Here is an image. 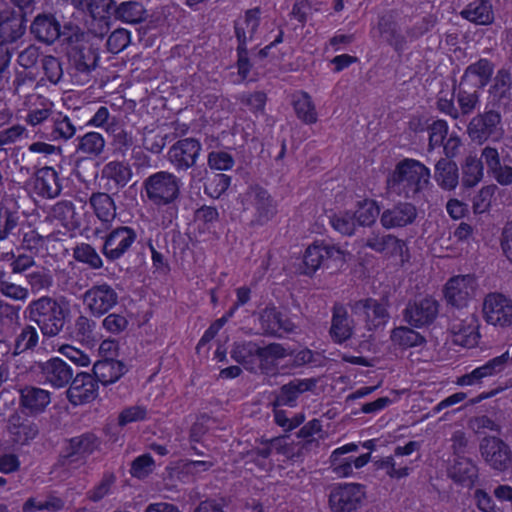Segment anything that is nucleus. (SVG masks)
<instances>
[{
    "label": "nucleus",
    "mask_w": 512,
    "mask_h": 512,
    "mask_svg": "<svg viewBox=\"0 0 512 512\" xmlns=\"http://www.w3.org/2000/svg\"><path fill=\"white\" fill-rule=\"evenodd\" d=\"M67 37L66 58L68 61L67 74L76 86L90 85L92 73L98 66L97 50L85 40L86 33L77 25L65 24Z\"/></svg>",
    "instance_id": "obj_1"
},
{
    "label": "nucleus",
    "mask_w": 512,
    "mask_h": 512,
    "mask_svg": "<svg viewBox=\"0 0 512 512\" xmlns=\"http://www.w3.org/2000/svg\"><path fill=\"white\" fill-rule=\"evenodd\" d=\"M430 170L421 162L414 159L400 161L393 173L387 179L390 190L406 198H414L427 187Z\"/></svg>",
    "instance_id": "obj_2"
},
{
    "label": "nucleus",
    "mask_w": 512,
    "mask_h": 512,
    "mask_svg": "<svg viewBox=\"0 0 512 512\" xmlns=\"http://www.w3.org/2000/svg\"><path fill=\"white\" fill-rule=\"evenodd\" d=\"M28 318L46 337L59 335L66 324L67 310L57 299L43 296L33 300L27 307Z\"/></svg>",
    "instance_id": "obj_3"
},
{
    "label": "nucleus",
    "mask_w": 512,
    "mask_h": 512,
    "mask_svg": "<svg viewBox=\"0 0 512 512\" xmlns=\"http://www.w3.org/2000/svg\"><path fill=\"white\" fill-rule=\"evenodd\" d=\"M467 133L473 142L483 144L488 140L498 141L504 135L503 121L500 109L488 107L475 115L467 126Z\"/></svg>",
    "instance_id": "obj_4"
},
{
    "label": "nucleus",
    "mask_w": 512,
    "mask_h": 512,
    "mask_svg": "<svg viewBox=\"0 0 512 512\" xmlns=\"http://www.w3.org/2000/svg\"><path fill=\"white\" fill-rule=\"evenodd\" d=\"M180 179L168 171H159L143 182L147 198L157 206L173 203L180 195Z\"/></svg>",
    "instance_id": "obj_5"
},
{
    "label": "nucleus",
    "mask_w": 512,
    "mask_h": 512,
    "mask_svg": "<svg viewBox=\"0 0 512 512\" xmlns=\"http://www.w3.org/2000/svg\"><path fill=\"white\" fill-rule=\"evenodd\" d=\"M478 321L474 313L454 311L449 316L448 329L453 336V342L463 347H473L478 343Z\"/></svg>",
    "instance_id": "obj_6"
},
{
    "label": "nucleus",
    "mask_w": 512,
    "mask_h": 512,
    "mask_svg": "<svg viewBox=\"0 0 512 512\" xmlns=\"http://www.w3.org/2000/svg\"><path fill=\"white\" fill-rule=\"evenodd\" d=\"M365 495V487L361 484H338L331 488L329 507L332 512H355L361 507Z\"/></svg>",
    "instance_id": "obj_7"
},
{
    "label": "nucleus",
    "mask_w": 512,
    "mask_h": 512,
    "mask_svg": "<svg viewBox=\"0 0 512 512\" xmlns=\"http://www.w3.org/2000/svg\"><path fill=\"white\" fill-rule=\"evenodd\" d=\"M349 307L354 315L364 318L369 331L384 327L390 317L386 305L373 298L352 301Z\"/></svg>",
    "instance_id": "obj_8"
},
{
    "label": "nucleus",
    "mask_w": 512,
    "mask_h": 512,
    "mask_svg": "<svg viewBox=\"0 0 512 512\" xmlns=\"http://www.w3.org/2000/svg\"><path fill=\"white\" fill-rule=\"evenodd\" d=\"M30 33L38 42L45 45L54 44L60 37L67 42L69 36L65 32V25L62 26L52 13H40L35 16L30 24Z\"/></svg>",
    "instance_id": "obj_9"
},
{
    "label": "nucleus",
    "mask_w": 512,
    "mask_h": 512,
    "mask_svg": "<svg viewBox=\"0 0 512 512\" xmlns=\"http://www.w3.org/2000/svg\"><path fill=\"white\" fill-rule=\"evenodd\" d=\"M201 149V144L197 139H181L169 148L167 158L177 171H187L196 165Z\"/></svg>",
    "instance_id": "obj_10"
},
{
    "label": "nucleus",
    "mask_w": 512,
    "mask_h": 512,
    "mask_svg": "<svg viewBox=\"0 0 512 512\" xmlns=\"http://www.w3.org/2000/svg\"><path fill=\"white\" fill-rule=\"evenodd\" d=\"M438 313V301L432 297H425L409 302L403 311V318L412 327L422 328L431 325Z\"/></svg>",
    "instance_id": "obj_11"
},
{
    "label": "nucleus",
    "mask_w": 512,
    "mask_h": 512,
    "mask_svg": "<svg viewBox=\"0 0 512 512\" xmlns=\"http://www.w3.org/2000/svg\"><path fill=\"white\" fill-rule=\"evenodd\" d=\"M83 303L93 316L101 317L118 303V294L106 283L94 285L83 294Z\"/></svg>",
    "instance_id": "obj_12"
},
{
    "label": "nucleus",
    "mask_w": 512,
    "mask_h": 512,
    "mask_svg": "<svg viewBox=\"0 0 512 512\" xmlns=\"http://www.w3.org/2000/svg\"><path fill=\"white\" fill-rule=\"evenodd\" d=\"M487 323L507 327L512 325V300L500 293H489L483 302Z\"/></svg>",
    "instance_id": "obj_13"
},
{
    "label": "nucleus",
    "mask_w": 512,
    "mask_h": 512,
    "mask_svg": "<svg viewBox=\"0 0 512 512\" xmlns=\"http://www.w3.org/2000/svg\"><path fill=\"white\" fill-rule=\"evenodd\" d=\"M476 286V279L472 275L454 276L445 285V299L451 306L463 308L474 297Z\"/></svg>",
    "instance_id": "obj_14"
},
{
    "label": "nucleus",
    "mask_w": 512,
    "mask_h": 512,
    "mask_svg": "<svg viewBox=\"0 0 512 512\" xmlns=\"http://www.w3.org/2000/svg\"><path fill=\"white\" fill-rule=\"evenodd\" d=\"M136 238L137 234L131 227L115 228L105 236L102 253L110 261L118 260L129 251Z\"/></svg>",
    "instance_id": "obj_15"
},
{
    "label": "nucleus",
    "mask_w": 512,
    "mask_h": 512,
    "mask_svg": "<svg viewBox=\"0 0 512 512\" xmlns=\"http://www.w3.org/2000/svg\"><path fill=\"white\" fill-rule=\"evenodd\" d=\"M36 367L44 381L54 388L65 387L71 382L74 375L71 366L58 357L38 362Z\"/></svg>",
    "instance_id": "obj_16"
},
{
    "label": "nucleus",
    "mask_w": 512,
    "mask_h": 512,
    "mask_svg": "<svg viewBox=\"0 0 512 512\" xmlns=\"http://www.w3.org/2000/svg\"><path fill=\"white\" fill-rule=\"evenodd\" d=\"M69 402L75 406L93 401L98 395V384L92 374L77 373L66 391Z\"/></svg>",
    "instance_id": "obj_17"
},
{
    "label": "nucleus",
    "mask_w": 512,
    "mask_h": 512,
    "mask_svg": "<svg viewBox=\"0 0 512 512\" xmlns=\"http://www.w3.org/2000/svg\"><path fill=\"white\" fill-rule=\"evenodd\" d=\"M480 451L485 461L496 470L504 471L511 465L510 449L500 438H483Z\"/></svg>",
    "instance_id": "obj_18"
},
{
    "label": "nucleus",
    "mask_w": 512,
    "mask_h": 512,
    "mask_svg": "<svg viewBox=\"0 0 512 512\" xmlns=\"http://www.w3.org/2000/svg\"><path fill=\"white\" fill-rule=\"evenodd\" d=\"M19 393V408L25 416L40 415L51 402L50 392L40 387L27 385Z\"/></svg>",
    "instance_id": "obj_19"
},
{
    "label": "nucleus",
    "mask_w": 512,
    "mask_h": 512,
    "mask_svg": "<svg viewBox=\"0 0 512 512\" xmlns=\"http://www.w3.org/2000/svg\"><path fill=\"white\" fill-rule=\"evenodd\" d=\"M417 215V208L414 204L399 202L383 211L380 222L386 229L402 228L412 224Z\"/></svg>",
    "instance_id": "obj_20"
},
{
    "label": "nucleus",
    "mask_w": 512,
    "mask_h": 512,
    "mask_svg": "<svg viewBox=\"0 0 512 512\" xmlns=\"http://www.w3.org/2000/svg\"><path fill=\"white\" fill-rule=\"evenodd\" d=\"M247 197L255 209V223L259 225L266 224L276 215V203L264 188L258 185L251 186L247 192Z\"/></svg>",
    "instance_id": "obj_21"
},
{
    "label": "nucleus",
    "mask_w": 512,
    "mask_h": 512,
    "mask_svg": "<svg viewBox=\"0 0 512 512\" xmlns=\"http://www.w3.org/2000/svg\"><path fill=\"white\" fill-rule=\"evenodd\" d=\"M318 383L316 378L293 379L280 387L276 394L274 407L289 406L295 407L298 397L307 391H313Z\"/></svg>",
    "instance_id": "obj_22"
},
{
    "label": "nucleus",
    "mask_w": 512,
    "mask_h": 512,
    "mask_svg": "<svg viewBox=\"0 0 512 512\" xmlns=\"http://www.w3.org/2000/svg\"><path fill=\"white\" fill-rule=\"evenodd\" d=\"M363 246L386 256H402L404 241L391 234L372 231L364 240Z\"/></svg>",
    "instance_id": "obj_23"
},
{
    "label": "nucleus",
    "mask_w": 512,
    "mask_h": 512,
    "mask_svg": "<svg viewBox=\"0 0 512 512\" xmlns=\"http://www.w3.org/2000/svg\"><path fill=\"white\" fill-rule=\"evenodd\" d=\"M511 89V72L506 68L499 69L493 79V84L489 87L488 90V107L492 106L500 109L502 105H507L511 100Z\"/></svg>",
    "instance_id": "obj_24"
},
{
    "label": "nucleus",
    "mask_w": 512,
    "mask_h": 512,
    "mask_svg": "<svg viewBox=\"0 0 512 512\" xmlns=\"http://www.w3.org/2000/svg\"><path fill=\"white\" fill-rule=\"evenodd\" d=\"M26 13H0V43H14L20 39L26 30Z\"/></svg>",
    "instance_id": "obj_25"
},
{
    "label": "nucleus",
    "mask_w": 512,
    "mask_h": 512,
    "mask_svg": "<svg viewBox=\"0 0 512 512\" xmlns=\"http://www.w3.org/2000/svg\"><path fill=\"white\" fill-rule=\"evenodd\" d=\"M8 432L14 443L24 445L38 435L39 429L27 416L16 412L9 416Z\"/></svg>",
    "instance_id": "obj_26"
},
{
    "label": "nucleus",
    "mask_w": 512,
    "mask_h": 512,
    "mask_svg": "<svg viewBox=\"0 0 512 512\" xmlns=\"http://www.w3.org/2000/svg\"><path fill=\"white\" fill-rule=\"evenodd\" d=\"M33 188L43 198H55L61 192V184L57 172L52 167H42L35 173Z\"/></svg>",
    "instance_id": "obj_27"
},
{
    "label": "nucleus",
    "mask_w": 512,
    "mask_h": 512,
    "mask_svg": "<svg viewBox=\"0 0 512 512\" xmlns=\"http://www.w3.org/2000/svg\"><path fill=\"white\" fill-rule=\"evenodd\" d=\"M332 312L330 335L334 342L343 343L351 338L353 334V321L350 319L346 308L341 304H335Z\"/></svg>",
    "instance_id": "obj_28"
},
{
    "label": "nucleus",
    "mask_w": 512,
    "mask_h": 512,
    "mask_svg": "<svg viewBox=\"0 0 512 512\" xmlns=\"http://www.w3.org/2000/svg\"><path fill=\"white\" fill-rule=\"evenodd\" d=\"M127 371L123 362L111 358L97 361L93 365L94 378L105 386L118 381Z\"/></svg>",
    "instance_id": "obj_29"
},
{
    "label": "nucleus",
    "mask_w": 512,
    "mask_h": 512,
    "mask_svg": "<svg viewBox=\"0 0 512 512\" xmlns=\"http://www.w3.org/2000/svg\"><path fill=\"white\" fill-rule=\"evenodd\" d=\"M448 475L456 483L471 488L478 479V469L471 459L457 456L448 470Z\"/></svg>",
    "instance_id": "obj_30"
},
{
    "label": "nucleus",
    "mask_w": 512,
    "mask_h": 512,
    "mask_svg": "<svg viewBox=\"0 0 512 512\" xmlns=\"http://www.w3.org/2000/svg\"><path fill=\"white\" fill-rule=\"evenodd\" d=\"M50 123L44 133L45 138L50 141H67L71 139L77 131L73 119L61 112L53 114Z\"/></svg>",
    "instance_id": "obj_31"
},
{
    "label": "nucleus",
    "mask_w": 512,
    "mask_h": 512,
    "mask_svg": "<svg viewBox=\"0 0 512 512\" xmlns=\"http://www.w3.org/2000/svg\"><path fill=\"white\" fill-rule=\"evenodd\" d=\"M493 72L494 64L486 58H481L466 67L461 78V85H466L472 78H475L474 87L482 89L490 82Z\"/></svg>",
    "instance_id": "obj_32"
},
{
    "label": "nucleus",
    "mask_w": 512,
    "mask_h": 512,
    "mask_svg": "<svg viewBox=\"0 0 512 512\" xmlns=\"http://www.w3.org/2000/svg\"><path fill=\"white\" fill-rule=\"evenodd\" d=\"M100 440L93 433H84L69 440L67 454L64 456L68 461H73L74 456L86 457L98 450Z\"/></svg>",
    "instance_id": "obj_33"
},
{
    "label": "nucleus",
    "mask_w": 512,
    "mask_h": 512,
    "mask_svg": "<svg viewBox=\"0 0 512 512\" xmlns=\"http://www.w3.org/2000/svg\"><path fill=\"white\" fill-rule=\"evenodd\" d=\"M260 9H249L245 13L243 21L235 22V35L238 45H245L251 41L260 24Z\"/></svg>",
    "instance_id": "obj_34"
},
{
    "label": "nucleus",
    "mask_w": 512,
    "mask_h": 512,
    "mask_svg": "<svg viewBox=\"0 0 512 512\" xmlns=\"http://www.w3.org/2000/svg\"><path fill=\"white\" fill-rule=\"evenodd\" d=\"M132 175V169L128 163L116 160L105 164L101 171L102 179L112 182L116 189L125 187Z\"/></svg>",
    "instance_id": "obj_35"
},
{
    "label": "nucleus",
    "mask_w": 512,
    "mask_h": 512,
    "mask_svg": "<svg viewBox=\"0 0 512 512\" xmlns=\"http://www.w3.org/2000/svg\"><path fill=\"white\" fill-rule=\"evenodd\" d=\"M435 180L445 190H453L459 182V173L456 163L447 158H441L435 165Z\"/></svg>",
    "instance_id": "obj_36"
},
{
    "label": "nucleus",
    "mask_w": 512,
    "mask_h": 512,
    "mask_svg": "<svg viewBox=\"0 0 512 512\" xmlns=\"http://www.w3.org/2000/svg\"><path fill=\"white\" fill-rule=\"evenodd\" d=\"M261 328L265 334L275 335L279 330L291 331L292 324L275 307H266L259 317Z\"/></svg>",
    "instance_id": "obj_37"
},
{
    "label": "nucleus",
    "mask_w": 512,
    "mask_h": 512,
    "mask_svg": "<svg viewBox=\"0 0 512 512\" xmlns=\"http://www.w3.org/2000/svg\"><path fill=\"white\" fill-rule=\"evenodd\" d=\"M461 16L477 25H488L494 20L492 4L488 0H476L461 11Z\"/></svg>",
    "instance_id": "obj_38"
},
{
    "label": "nucleus",
    "mask_w": 512,
    "mask_h": 512,
    "mask_svg": "<svg viewBox=\"0 0 512 512\" xmlns=\"http://www.w3.org/2000/svg\"><path fill=\"white\" fill-rule=\"evenodd\" d=\"M89 204L97 218L104 223H110L116 217V205L112 197L107 193H92L89 198Z\"/></svg>",
    "instance_id": "obj_39"
},
{
    "label": "nucleus",
    "mask_w": 512,
    "mask_h": 512,
    "mask_svg": "<svg viewBox=\"0 0 512 512\" xmlns=\"http://www.w3.org/2000/svg\"><path fill=\"white\" fill-rule=\"evenodd\" d=\"M113 15L122 22L137 24L146 20L147 11L138 1H126L119 5L115 4Z\"/></svg>",
    "instance_id": "obj_40"
},
{
    "label": "nucleus",
    "mask_w": 512,
    "mask_h": 512,
    "mask_svg": "<svg viewBox=\"0 0 512 512\" xmlns=\"http://www.w3.org/2000/svg\"><path fill=\"white\" fill-rule=\"evenodd\" d=\"M357 450L358 446L354 443H350L337 448L332 452L330 456L331 468L338 477H348L353 473L352 458L342 456Z\"/></svg>",
    "instance_id": "obj_41"
},
{
    "label": "nucleus",
    "mask_w": 512,
    "mask_h": 512,
    "mask_svg": "<svg viewBox=\"0 0 512 512\" xmlns=\"http://www.w3.org/2000/svg\"><path fill=\"white\" fill-rule=\"evenodd\" d=\"M105 139L98 132H88L78 138L76 152L89 157H99L105 149Z\"/></svg>",
    "instance_id": "obj_42"
},
{
    "label": "nucleus",
    "mask_w": 512,
    "mask_h": 512,
    "mask_svg": "<svg viewBox=\"0 0 512 512\" xmlns=\"http://www.w3.org/2000/svg\"><path fill=\"white\" fill-rule=\"evenodd\" d=\"M21 224V215L18 211L8 207H0V241L16 236Z\"/></svg>",
    "instance_id": "obj_43"
},
{
    "label": "nucleus",
    "mask_w": 512,
    "mask_h": 512,
    "mask_svg": "<svg viewBox=\"0 0 512 512\" xmlns=\"http://www.w3.org/2000/svg\"><path fill=\"white\" fill-rule=\"evenodd\" d=\"M231 357L246 369L253 371L255 359H259V346L253 342L236 343L231 350Z\"/></svg>",
    "instance_id": "obj_44"
},
{
    "label": "nucleus",
    "mask_w": 512,
    "mask_h": 512,
    "mask_svg": "<svg viewBox=\"0 0 512 512\" xmlns=\"http://www.w3.org/2000/svg\"><path fill=\"white\" fill-rule=\"evenodd\" d=\"M390 339L395 345L402 348L421 346L426 342L424 336L406 326L394 328L391 331Z\"/></svg>",
    "instance_id": "obj_45"
},
{
    "label": "nucleus",
    "mask_w": 512,
    "mask_h": 512,
    "mask_svg": "<svg viewBox=\"0 0 512 512\" xmlns=\"http://www.w3.org/2000/svg\"><path fill=\"white\" fill-rule=\"evenodd\" d=\"M294 110L297 117L306 124H314L317 122V112L312 98L307 93H301L293 101Z\"/></svg>",
    "instance_id": "obj_46"
},
{
    "label": "nucleus",
    "mask_w": 512,
    "mask_h": 512,
    "mask_svg": "<svg viewBox=\"0 0 512 512\" xmlns=\"http://www.w3.org/2000/svg\"><path fill=\"white\" fill-rule=\"evenodd\" d=\"M462 170V183L465 187L475 186L483 177V163L476 156H468Z\"/></svg>",
    "instance_id": "obj_47"
},
{
    "label": "nucleus",
    "mask_w": 512,
    "mask_h": 512,
    "mask_svg": "<svg viewBox=\"0 0 512 512\" xmlns=\"http://www.w3.org/2000/svg\"><path fill=\"white\" fill-rule=\"evenodd\" d=\"M324 267L332 271L340 270L347 259L350 257V253L346 250L341 249L339 246L324 243Z\"/></svg>",
    "instance_id": "obj_48"
},
{
    "label": "nucleus",
    "mask_w": 512,
    "mask_h": 512,
    "mask_svg": "<svg viewBox=\"0 0 512 512\" xmlns=\"http://www.w3.org/2000/svg\"><path fill=\"white\" fill-rule=\"evenodd\" d=\"M39 341V334L35 327L26 325L16 337L13 355H19L27 350L34 349Z\"/></svg>",
    "instance_id": "obj_49"
},
{
    "label": "nucleus",
    "mask_w": 512,
    "mask_h": 512,
    "mask_svg": "<svg viewBox=\"0 0 512 512\" xmlns=\"http://www.w3.org/2000/svg\"><path fill=\"white\" fill-rule=\"evenodd\" d=\"M50 215L61 222L64 227L75 226V206L71 201L63 200L54 204Z\"/></svg>",
    "instance_id": "obj_50"
},
{
    "label": "nucleus",
    "mask_w": 512,
    "mask_h": 512,
    "mask_svg": "<svg viewBox=\"0 0 512 512\" xmlns=\"http://www.w3.org/2000/svg\"><path fill=\"white\" fill-rule=\"evenodd\" d=\"M73 257L76 261L87 264L92 269H99L103 262L97 251L87 243L77 245L73 250Z\"/></svg>",
    "instance_id": "obj_51"
},
{
    "label": "nucleus",
    "mask_w": 512,
    "mask_h": 512,
    "mask_svg": "<svg viewBox=\"0 0 512 512\" xmlns=\"http://www.w3.org/2000/svg\"><path fill=\"white\" fill-rule=\"evenodd\" d=\"M352 215L360 226H370L379 215V207L373 200H364L359 203L358 209Z\"/></svg>",
    "instance_id": "obj_52"
},
{
    "label": "nucleus",
    "mask_w": 512,
    "mask_h": 512,
    "mask_svg": "<svg viewBox=\"0 0 512 512\" xmlns=\"http://www.w3.org/2000/svg\"><path fill=\"white\" fill-rule=\"evenodd\" d=\"M324 242L310 245L304 254L303 262L306 274L315 272L321 266L324 267Z\"/></svg>",
    "instance_id": "obj_53"
},
{
    "label": "nucleus",
    "mask_w": 512,
    "mask_h": 512,
    "mask_svg": "<svg viewBox=\"0 0 512 512\" xmlns=\"http://www.w3.org/2000/svg\"><path fill=\"white\" fill-rule=\"evenodd\" d=\"M464 85H459L457 93V103L459 105V112L461 115L466 116L471 114L477 107L480 101L478 90L468 91L463 88Z\"/></svg>",
    "instance_id": "obj_54"
},
{
    "label": "nucleus",
    "mask_w": 512,
    "mask_h": 512,
    "mask_svg": "<svg viewBox=\"0 0 512 512\" xmlns=\"http://www.w3.org/2000/svg\"><path fill=\"white\" fill-rule=\"evenodd\" d=\"M96 322L87 316L80 315L74 323V333L78 340L82 342H91L96 338Z\"/></svg>",
    "instance_id": "obj_55"
},
{
    "label": "nucleus",
    "mask_w": 512,
    "mask_h": 512,
    "mask_svg": "<svg viewBox=\"0 0 512 512\" xmlns=\"http://www.w3.org/2000/svg\"><path fill=\"white\" fill-rule=\"evenodd\" d=\"M41 64L47 80L52 84H58L64 75L60 60L53 55H45L41 59Z\"/></svg>",
    "instance_id": "obj_56"
},
{
    "label": "nucleus",
    "mask_w": 512,
    "mask_h": 512,
    "mask_svg": "<svg viewBox=\"0 0 512 512\" xmlns=\"http://www.w3.org/2000/svg\"><path fill=\"white\" fill-rule=\"evenodd\" d=\"M20 307L0 300V326L2 329L14 330L19 325Z\"/></svg>",
    "instance_id": "obj_57"
},
{
    "label": "nucleus",
    "mask_w": 512,
    "mask_h": 512,
    "mask_svg": "<svg viewBox=\"0 0 512 512\" xmlns=\"http://www.w3.org/2000/svg\"><path fill=\"white\" fill-rule=\"evenodd\" d=\"M26 279L33 293L49 290L53 284L50 272L44 269L28 273Z\"/></svg>",
    "instance_id": "obj_58"
},
{
    "label": "nucleus",
    "mask_w": 512,
    "mask_h": 512,
    "mask_svg": "<svg viewBox=\"0 0 512 512\" xmlns=\"http://www.w3.org/2000/svg\"><path fill=\"white\" fill-rule=\"evenodd\" d=\"M116 482L114 473H104L101 481L91 490L87 492V498L92 502H99L110 493L111 487Z\"/></svg>",
    "instance_id": "obj_59"
},
{
    "label": "nucleus",
    "mask_w": 512,
    "mask_h": 512,
    "mask_svg": "<svg viewBox=\"0 0 512 512\" xmlns=\"http://www.w3.org/2000/svg\"><path fill=\"white\" fill-rule=\"evenodd\" d=\"M332 227L343 235L350 236L354 234L356 222L354 216L350 212L334 214L330 217Z\"/></svg>",
    "instance_id": "obj_60"
},
{
    "label": "nucleus",
    "mask_w": 512,
    "mask_h": 512,
    "mask_svg": "<svg viewBox=\"0 0 512 512\" xmlns=\"http://www.w3.org/2000/svg\"><path fill=\"white\" fill-rule=\"evenodd\" d=\"M53 114L55 113L52 111V103L43 101L40 103V107L29 109L25 121L32 126H36L47 121L49 118L51 119Z\"/></svg>",
    "instance_id": "obj_61"
},
{
    "label": "nucleus",
    "mask_w": 512,
    "mask_h": 512,
    "mask_svg": "<svg viewBox=\"0 0 512 512\" xmlns=\"http://www.w3.org/2000/svg\"><path fill=\"white\" fill-rule=\"evenodd\" d=\"M378 468L386 471V474L392 478H403L409 474V467L398 462L395 457H386L376 462Z\"/></svg>",
    "instance_id": "obj_62"
},
{
    "label": "nucleus",
    "mask_w": 512,
    "mask_h": 512,
    "mask_svg": "<svg viewBox=\"0 0 512 512\" xmlns=\"http://www.w3.org/2000/svg\"><path fill=\"white\" fill-rule=\"evenodd\" d=\"M130 43V33L125 29H116L107 39V49L117 54L124 50Z\"/></svg>",
    "instance_id": "obj_63"
},
{
    "label": "nucleus",
    "mask_w": 512,
    "mask_h": 512,
    "mask_svg": "<svg viewBox=\"0 0 512 512\" xmlns=\"http://www.w3.org/2000/svg\"><path fill=\"white\" fill-rule=\"evenodd\" d=\"M0 294L14 301L24 302L29 296V290L26 287L10 281L6 276Z\"/></svg>",
    "instance_id": "obj_64"
}]
</instances>
